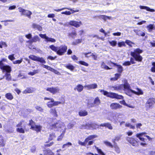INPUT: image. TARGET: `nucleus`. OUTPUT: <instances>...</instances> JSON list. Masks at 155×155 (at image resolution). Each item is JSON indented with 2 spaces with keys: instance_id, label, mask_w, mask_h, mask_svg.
<instances>
[{
  "instance_id": "f257e3e1",
  "label": "nucleus",
  "mask_w": 155,
  "mask_h": 155,
  "mask_svg": "<svg viewBox=\"0 0 155 155\" xmlns=\"http://www.w3.org/2000/svg\"><path fill=\"white\" fill-rule=\"evenodd\" d=\"M143 52V50L139 48L135 49L133 51L130 52V55L132 57L130 58V61H126L123 64V65L125 66H129L131 64H134L135 63L134 60L138 62H141L143 58L140 55V54L142 53Z\"/></svg>"
},
{
  "instance_id": "f03ea898",
  "label": "nucleus",
  "mask_w": 155,
  "mask_h": 155,
  "mask_svg": "<svg viewBox=\"0 0 155 155\" xmlns=\"http://www.w3.org/2000/svg\"><path fill=\"white\" fill-rule=\"evenodd\" d=\"M49 47L52 51L55 52L59 56L64 55L68 49V47L65 45H61L59 47H57L52 45H50Z\"/></svg>"
},
{
  "instance_id": "7ed1b4c3",
  "label": "nucleus",
  "mask_w": 155,
  "mask_h": 155,
  "mask_svg": "<svg viewBox=\"0 0 155 155\" xmlns=\"http://www.w3.org/2000/svg\"><path fill=\"white\" fill-rule=\"evenodd\" d=\"M27 126L25 120H21L16 126L18 128H16V131L19 133L24 134L25 131L27 132L29 130L28 128H26Z\"/></svg>"
},
{
  "instance_id": "20e7f679",
  "label": "nucleus",
  "mask_w": 155,
  "mask_h": 155,
  "mask_svg": "<svg viewBox=\"0 0 155 155\" xmlns=\"http://www.w3.org/2000/svg\"><path fill=\"white\" fill-rule=\"evenodd\" d=\"M100 92L102 93V94L104 96L111 98L117 99H123L124 98L123 96L119 95L118 94L115 93L108 92L107 91L103 90H101Z\"/></svg>"
},
{
  "instance_id": "39448f33",
  "label": "nucleus",
  "mask_w": 155,
  "mask_h": 155,
  "mask_svg": "<svg viewBox=\"0 0 155 155\" xmlns=\"http://www.w3.org/2000/svg\"><path fill=\"white\" fill-rule=\"evenodd\" d=\"M109 63L117 67V71L119 73L115 74V77L110 78V79L111 81H116L121 76L120 74L122 72L123 70V68L121 65L118 64L117 63L113 62L111 61H110L108 64H109Z\"/></svg>"
},
{
  "instance_id": "423d86ee",
  "label": "nucleus",
  "mask_w": 155,
  "mask_h": 155,
  "mask_svg": "<svg viewBox=\"0 0 155 155\" xmlns=\"http://www.w3.org/2000/svg\"><path fill=\"white\" fill-rule=\"evenodd\" d=\"M28 125L31 126L30 129L38 133L41 131L42 126L40 125H35V123L32 119L29 120Z\"/></svg>"
},
{
  "instance_id": "0eeeda50",
  "label": "nucleus",
  "mask_w": 155,
  "mask_h": 155,
  "mask_svg": "<svg viewBox=\"0 0 155 155\" xmlns=\"http://www.w3.org/2000/svg\"><path fill=\"white\" fill-rule=\"evenodd\" d=\"M155 104V98L153 97L149 98L145 104L146 110H147L152 108Z\"/></svg>"
},
{
  "instance_id": "6e6552de",
  "label": "nucleus",
  "mask_w": 155,
  "mask_h": 155,
  "mask_svg": "<svg viewBox=\"0 0 155 155\" xmlns=\"http://www.w3.org/2000/svg\"><path fill=\"white\" fill-rule=\"evenodd\" d=\"M97 137V136L96 135H90L88 136L85 139L84 142H82L80 141H79L78 143L80 145L82 146H86L87 143L89 140H92Z\"/></svg>"
},
{
  "instance_id": "1a4fd4ad",
  "label": "nucleus",
  "mask_w": 155,
  "mask_h": 155,
  "mask_svg": "<svg viewBox=\"0 0 155 155\" xmlns=\"http://www.w3.org/2000/svg\"><path fill=\"white\" fill-rule=\"evenodd\" d=\"M28 58L32 61L39 62L42 64H45L46 62L43 58L37 57L34 55H30Z\"/></svg>"
},
{
  "instance_id": "9d476101",
  "label": "nucleus",
  "mask_w": 155,
  "mask_h": 155,
  "mask_svg": "<svg viewBox=\"0 0 155 155\" xmlns=\"http://www.w3.org/2000/svg\"><path fill=\"white\" fill-rule=\"evenodd\" d=\"M18 9L19 12L21 13V15H25L29 18H31V16L32 14V12L30 11L26 10L21 7H19Z\"/></svg>"
},
{
  "instance_id": "9b49d317",
  "label": "nucleus",
  "mask_w": 155,
  "mask_h": 155,
  "mask_svg": "<svg viewBox=\"0 0 155 155\" xmlns=\"http://www.w3.org/2000/svg\"><path fill=\"white\" fill-rule=\"evenodd\" d=\"M69 25L73 26L75 28L79 27L82 25V23L81 21H77L75 20H71L68 22Z\"/></svg>"
},
{
  "instance_id": "f8f14e48",
  "label": "nucleus",
  "mask_w": 155,
  "mask_h": 155,
  "mask_svg": "<svg viewBox=\"0 0 155 155\" xmlns=\"http://www.w3.org/2000/svg\"><path fill=\"white\" fill-rule=\"evenodd\" d=\"M43 68L46 69L48 70L54 72L56 74L58 75H60L61 74L59 72L47 65L44 64L43 65Z\"/></svg>"
},
{
  "instance_id": "ddd939ff",
  "label": "nucleus",
  "mask_w": 155,
  "mask_h": 155,
  "mask_svg": "<svg viewBox=\"0 0 155 155\" xmlns=\"http://www.w3.org/2000/svg\"><path fill=\"white\" fill-rule=\"evenodd\" d=\"M46 90L48 91L53 94H55L59 92V89L58 88H56L53 87H47L46 89Z\"/></svg>"
},
{
  "instance_id": "4468645a",
  "label": "nucleus",
  "mask_w": 155,
  "mask_h": 155,
  "mask_svg": "<svg viewBox=\"0 0 155 155\" xmlns=\"http://www.w3.org/2000/svg\"><path fill=\"white\" fill-rule=\"evenodd\" d=\"M110 107L111 109L112 110H117L118 109L121 108L122 107V106L121 105L116 103L111 104Z\"/></svg>"
},
{
  "instance_id": "2eb2a0df",
  "label": "nucleus",
  "mask_w": 155,
  "mask_h": 155,
  "mask_svg": "<svg viewBox=\"0 0 155 155\" xmlns=\"http://www.w3.org/2000/svg\"><path fill=\"white\" fill-rule=\"evenodd\" d=\"M122 85V90L124 91L126 90L130 91L131 92V90L132 89H130V84L127 82V81L124 84H121Z\"/></svg>"
},
{
  "instance_id": "dca6fc26",
  "label": "nucleus",
  "mask_w": 155,
  "mask_h": 155,
  "mask_svg": "<svg viewBox=\"0 0 155 155\" xmlns=\"http://www.w3.org/2000/svg\"><path fill=\"white\" fill-rule=\"evenodd\" d=\"M127 140L133 146H135L137 143V141L134 138L132 137H127Z\"/></svg>"
},
{
  "instance_id": "f3484780",
  "label": "nucleus",
  "mask_w": 155,
  "mask_h": 155,
  "mask_svg": "<svg viewBox=\"0 0 155 155\" xmlns=\"http://www.w3.org/2000/svg\"><path fill=\"white\" fill-rule=\"evenodd\" d=\"M61 101H55L53 99H52L51 102L52 103H53L54 106L58 105V104H63L65 103V100L64 98L62 97L61 99Z\"/></svg>"
},
{
  "instance_id": "a211bd4d",
  "label": "nucleus",
  "mask_w": 155,
  "mask_h": 155,
  "mask_svg": "<svg viewBox=\"0 0 155 155\" xmlns=\"http://www.w3.org/2000/svg\"><path fill=\"white\" fill-rule=\"evenodd\" d=\"M1 69L7 73H10L12 71L11 68L8 65H5L4 66L2 67Z\"/></svg>"
},
{
  "instance_id": "6ab92c4d",
  "label": "nucleus",
  "mask_w": 155,
  "mask_h": 155,
  "mask_svg": "<svg viewBox=\"0 0 155 155\" xmlns=\"http://www.w3.org/2000/svg\"><path fill=\"white\" fill-rule=\"evenodd\" d=\"M97 85L96 84L94 83L87 85H85L84 86L85 87H86L88 90L94 89L97 88Z\"/></svg>"
},
{
  "instance_id": "aec40b11",
  "label": "nucleus",
  "mask_w": 155,
  "mask_h": 155,
  "mask_svg": "<svg viewBox=\"0 0 155 155\" xmlns=\"http://www.w3.org/2000/svg\"><path fill=\"white\" fill-rule=\"evenodd\" d=\"M140 140L142 141V142L140 143V145L143 147H145V146L147 145V143L146 142V139H145L144 138L142 137H137Z\"/></svg>"
},
{
  "instance_id": "412c9836",
  "label": "nucleus",
  "mask_w": 155,
  "mask_h": 155,
  "mask_svg": "<svg viewBox=\"0 0 155 155\" xmlns=\"http://www.w3.org/2000/svg\"><path fill=\"white\" fill-rule=\"evenodd\" d=\"M146 134V133L145 132H143L142 133H139L138 134H137L136 135V137H144L147 138L149 140H152V138H151L149 136L145 135V134Z\"/></svg>"
},
{
  "instance_id": "4be33fe9",
  "label": "nucleus",
  "mask_w": 155,
  "mask_h": 155,
  "mask_svg": "<svg viewBox=\"0 0 155 155\" xmlns=\"http://www.w3.org/2000/svg\"><path fill=\"white\" fill-rule=\"evenodd\" d=\"M99 126L100 127H107L110 130H112L113 129V127L111 124L109 123H104L101 124L99 125Z\"/></svg>"
},
{
  "instance_id": "5701e85b",
  "label": "nucleus",
  "mask_w": 155,
  "mask_h": 155,
  "mask_svg": "<svg viewBox=\"0 0 155 155\" xmlns=\"http://www.w3.org/2000/svg\"><path fill=\"white\" fill-rule=\"evenodd\" d=\"M40 40V38L38 35L34 36L30 40L28 41L27 42H29L30 43L33 42H36L37 41H39Z\"/></svg>"
},
{
  "instance_id": "b1692460",
  "label": "nucleus",
  "mask_w": 155,
  "mask_h": 155,
  "mask_svg": "<svg viewBox=\"0 0 155 155\" xmlns=\"http://www.w3.org/2000/svg\"><path fill=\"white\" fill-rule=\"evenodd\" d=\"M140 8L141 9H145L147 11L151 12H153L155 11V10L153 8H150L149 7L147 6H143L140 5L139 6Z\"/></svg>"
},
{
  "instance_id": "393cba45",
  "label": "nucleus",
  "mask_w": 155,
  "mask_h": 155,
  "mask_svg": "<svg viewBox=\"0 0 155 155\" xmlns=\"http://www.w3.org/2000/svg\"><path fill=\"white\" fill-rule=\"evenodd\" d=\"M50 113L54 117H58L57 112L55 107L51 109L50 110Z\"/></svg>"
},
{
  "instance_id": "a878e982",
  "label": "nucleus",
  "mask_w": 155,
  "mask_h": 155,
  "mask_svg": "<svg viewBox=\"0 0 155 155\" xmlns=\"http://www.w3.org/2000/svg\"><path fill=\"white\" fill-rule=\"evenodd\" d=\"M34 91V89L33 87H27L24 91L23 93L26 94L28 93H31Z\"/></svg>"
},
{
  "instance_id": "bb28decb",
  "label": "nucleus",
  "mask_w": 155,
  "mask_h": 155,
  "mask_svg": "<svg viewBox=\"0 0 155 155\" xmlns=\"http://www.w3.org/2000/svg\"><path fill=\"white\" fill-rule=\"evenodd\" d=\"M84 89L83 86L81 84H78L74 88V90H77L78 92H80L82 91Z\"/></svg>"
},
{
  "instance_id": "cd10ccee",
  "label": "nucleus",
  "mask_w": 155,
  "mask_h": 155,
  "mask_svg": "<svg viewBox=\"0 0 155 155\" xmlns=\"http://www.w3.org/2000/svg\"><path fill=\"white\" fill-rule=\"evenodd\" d=\"M137 91H136L133 90H131V92L137 95H142L143 94V92L140 89L137 88Z\"/></svg>"
},
{
  "instance_id": "c85d7f7f",
  "label": "nucleus",
  "mask_w": 155,
  "mask_h": 155,
  "mask_svg": "<svg viewBox=\"0 0 155 155\" xmlns=\"http://www.w3.org/2000/svg\"><path fill=\"white\" fill-rule=\"evenodd\" d=\"M64 9H68L69 10H70L71 11V14H73V13H74L75 12H78L79 11V10H73L71 8H61V9H55L54 10L55 11H56V12H58L60 11H61L62 10H63Z\"/></svg>"
},
{
  "instance_id": "c756f323",
  "label": "nucleus",
  "mask_w": 155,
  "mask_h": 155,
  "mask_svg": "<svg viewBox=\"0 0 155 155\" xmlns=\"http://www.w3.org/2000/svg\"><path fill=\"white\" fill-rule=\"evenodd\" d=\"M78 114L80 117H84L88 114V112L85 110H81L78 112Z\"/></svg>"
},
{
  "instance_id": "7c9ffc66",
  "label": "nucleus",
  "mask_w": 155,
  "mask_h": 155,
  "mask_svg": "<svg viewBox=\"0 0 155 155\" xmlns=\"http://www.w3.org/2000/svg\"><path fill=\"white\" fill-rule=\"evenodd\" d=\"M122 85L120 84L116 86H112L111 88H113L114 90L119 91L122 90Z\"/></svg>"
},
{
  "instance_id": "2f4dec72",
  "label": "nucleus",
  "mask_w": 155,
  "mask_h": 155,
  "mask_svg": "<svg viewBox=\"0 0 155 155\" xmlns=\"http://www.w3.org/2000/svg\"><path fill=\"white\" fill-rule=\"evenodd\" d=\"M32 26L33 28L37 29L39 31H41L42 30V28L39 25L35 23H33L32 24Z\"/></svg>"
},
{
  "instance_id": "473e14b6",
  "label": "nucleus",
  "mask_w": 155,
  "mask_h": 155,
  "mask_svg": "<svg viewBox=\"0 0 155 155\" xmlns=\"http://www.w3.org/2000/svg\"><path fill=\"white\" fill-rule=\"evenodd\" d=\"M64 66L70 70L71 71H73L75 68V67L74 66L70 64H65Z\"/></svg>"
},
{
  "instance_id": "72a5a7b5",
  "label": "nucleus",
  "mask_w": 155,
  "mask_h": 155,
  "mask_svg": "<svg viewBox=\"0 0 155 155\" xmlns=\"http://www.w3.org/2000/svg\"><path fill=\"white\" fill-rule=\"evenodd\" d=\"M93 103L95 105H98L101 104V101L99 97H97L94 99Z\"/></svg>"
},
{
  "instance_id": "f704fd0d",
  "label": "nucleus",
  "mask_w": 155,
  "mask_h": 155,
  "mask_svg": "<svg viewBox=\"0 0 155 155\" xmlns=\"http://www.w3.org/2000/svg\"><path fill=\"white\" fill-rule=\"evenodd\" d=\"M65 132V130H64L62 131V133L58 137L57 139L58 141H61L64 136V134Z\"/></svg>"
},
{
  "instance_id": "c9c22d12",
  "label": "nucleus",
  "mask_w": 155,
  "mask_h": 155,
  "mask_svg": "<svg viewBox=\"0 0 155 155\" xmlns=\"http://www.w3.org/2000/svg\"><path fill=\"white\" fill-rule=\"evenodd\" d=\"M56 135L55 134L52 133L49 135V137L48 139V141L46 142V143H48L49 141L52 140L54 138L56 137Z\"/></svg>"
},
{
  "instance_id": "e433bc0d",
  "label": "nucleus",
  "mask_w": 155,
  "mask_h": 155,
  "mask_svg": "<svg viewBox=\"0 0 155 155\" xmlns=\"http://www.w3.org/2000/svg\"><path fill=\"white\" fill-rule=\"evenodd\" d=\"M5 97L8 100H11L13 99V96L11 93H7L5 94Z\"/></svg>"
},
{
  "instance_id": "4c0bfd02",
  "label": "nucleus",
  "mask_w": 155,
  "mask_h": 155,
  "mask_svg": "<svg viewBox=\"0 0 155 155\" xmlns=\"http://www.w3.org/2000/svg\"><path fill=\"white\" fill-rule=\"evenodd\" d=\"M59 122L58 121V122H57L53 124H52L50 125V127L51 129H54L57 128L59 127Z\"/></svg>"
},
{
  "instance_id": "58836bf2",
  "label": "nucleus",
  "mask_w": 155,
  "mask_h": 155,
  "mask_svg": "<svg viewBox=\"0 0 155 155\" xmlns=\"http://www.w3.org/2000/svg\"><path fill=\"white\" fill-rule=\"evenodd\" d=\"M7 59L3 58L1 59V60L0 61V69H1L2 68V67H3L5 65H4V63L3 62H7Z\"/></svg>"
},
{
  "instance_id": "ea45409f",
  "label": "nucleus",
  "mask_w": 155,
  "mask_h": 155,
  "mask_svg": "<svg viewBox=\"0 0 155 155\" xmlns=\"http://www.w3.org/2000/svg\"><path fill=\"white\" fill-rule=\"evenodd\" d=\"M82 39H77L72 43V45H77L82 42Z\"/></svg>"
},
{
  "instance_id": "a19ab883",
  "label": "nucleus",
  "mask_w": 155,
  "mask_h": 155,
  "mask_svg": "<svg viewBox=\"0 0 155 155\" xmlns=\"http://www.w3.org/2000/svg\"><path fill=\"white\" fill-rule=\"evenodd\" d=\"M95 149L97 150L99 155H105L104 153L101 150L99 149L98 147L95 146Z\"/></svg>"
},
{
  "instance_id": "79ce46f5",
  "label": "nucleus",
  "mask_w": 155,
  "mask_h": 155,
  "mask_svg": "<svg viewBox=\"0 0 155 155\" xmlns=\"http://www.w3.org/2000/svg\"><path fill=\"white\" fill-rule=\"evenodd\" d=\"M100 18H101L104 21H106L107 19H110L111 17L105 15H100Z\"/></svg>"
},
{
  "instance_id": "37998d69",
  "label": "nucleus",
  "mask_w": 155,
  "mask_h": 155,
  "mask_svg": "<svg viewBox=\"0 0 155 155\" xmlns=\"http://www.w3.org/2000/svg\"><path fill=\"white\" fill-rule=\"evenodd\" d=\"M125 42L130 47H132V45L134 44V43L128 40H126Z\"/></svg>"
},
{
  "instance_id": "c03bdc74",
  "label": "nucleus",
  "mask_w": 155,
  "mask_h": 155,
  "mask_svg": "<svg viewBox=\"0 0 155 155\" xmlns=\"http://www.w3.org/2000/svg\"><path fill=\"white\" fill-rule=\"evenodd\" d=\"M113 147L114 148L115 151L118 153H119L120 152V150L118 146L115 144L114 145Z\"/></svg>"
},
{
  "instance_id": "a18cd8bd",
  "label": "nucleus",
  "mask_w": 155,
  "mask_h": 155,
  "mask_svg": "<svg viewBox=\"0 0 155 155\" xmlns=\"http://www.w3.org/2000/svg\"><path fill=\"white\" fill-rule=\"evenodd\" d=\"M77 35V34L76 31H72L71 32L69 33L68 34V36H71V37H73L74 36H76Z\"/></svg>"
},
{
  "instance_id": "49530a36",
  "label": "nucleus",
  "mask_w": 155,
  "mask_h": 155,
  "mask_svg": "<svg viewBox=\"0 0 155 155\" xmlns=\"http://www.w3.org/2000/svg\"><path fill=\"white\" fill-rule=\"evenodd\" d=\"M5 76L6 80L9 81L11 80V76L10 74L6 73L5 74Z\"/></svg>"
},
{
  "instance_id": "de8ad7c7",
  "label": "nucleus",
  "mask_w": 155,
  "mask_h": 155,
  "mask_svg": "<svg viewBox=\"0 0 155 155\" xmlns=\"http://www.w3.org/2000/svg\"><path fill=\"white\" fill-rule=\"evenodd\" d=\"M120 136H116L112 140V142L114 143H115L116 141H119L120 139Z\"/></svg>"
},
{
  "instance_id": "09e8293b",
  "label": "nucleus",
  "mask_w": 155,
  "mask_h": 155,
  "mask_svg": "<svg viewBox=\"0 0 155 155\" xmlns=\"http://www.w3.org/2000/svg\"><path fill=\"white\" fill-rule=\"evenodd\" d=\"M109 42L110 45L113 47L115 46H116L117 44V41L115 40H113L111 41H109Z\"/></svg>"
},
{
  "instance_id": "8fccbe9b",
  "label": "nucleus",
  "mask_w": 155,
  "mask_h": 155,
  "mask_svg": "<svg viewBox=\"0 0 155 155\" xmlns=\"http://www.w3.org/2000/svg\"><path fill=\"white\" fill-rule=\"evenodd\" d=\"M46 41L47 42H54L56 41V40L54 38L48 37Z\"/></svg>"
},
{
  "instance_id": "3c124183",
  "label": "nucleus",
  "mask_w": 155,
  "mask_h": 155,
  "mask_svg": "<svg viewBox=\"0 0 155 155\" xmlns=\"http://www.w3.org/2000/svg\"><path fill=\"white\" fill-rule=\"evenodd\" d=\"M78 63L87 67L89 65V64L88 63H87L86 62L84 61H79L78 62Z\"/></svg>"
},
{
  "instance_id": "603ef678",
  "label": "nucleus",
  "mask_w": 155,
  "mask_h": 155,
  "mask_svg": "<svg viewBox=\"0 0 155 155\" xmlns=\"http://www.w3.org/2000/svg\"><path fill=\"white\" fill-rule=\"evenodd\" d=\"M153 25L152 24H150L147 26V28L149 31H151L154 28Z\"/></svg>"
},
{
  "instance_id": "864d4df0",
  "label": "nucleus",
  "mask_w": 155,
  "mask_h": 155,
  "mask_svg": "<svg viewBox=\"0 0 155 155\" xmlns=\"http://www.w3.org/2000/svg\"><path fill=\"white\" fill-rule=\"evenodd\" d=\"M38 71L37 70H34L33 72H29L28 73V74L31 76L34 75L35 74L38 73Z\"/></svg>"
},
{
  "instance_id": "5fc2aeb1",
  "label": "nucleus",
  "mask_w": 155,
  "mask_h": 155,
  "mask_svg": "<svg viewBox=\"0 0 155 155\" xmlns=\"http://www.w3.org/2000/svg\"><path fill=\"white\" fill-rule=\"evenodd\" d=\"M47 106L49 108H51L54 106L53 103H52L51 101H49L47 103Z\"/></svg>"
},
{
  "instance_id": "6e6d98bb",
  "label": "nucleus",
  "mask_w": 155,
  "mask_h": 155,
  "mask_svg": "<svg viewBox=\"0 0 155 155\" xmlns=\"http://www.w3.org/2000/svg\"><path fill=\"white\" fill-rule=\"evenodd\" d=\"M75 122H74V124L69 123L67 126L68 128L69 129H71L72 128L74 127V124H75Z\"/></svg>"
},
{
  "instance_id": "4d7b16f0",
  "label": "nucleus",
  "mask_w": 155,
  "mask_h": 155,
  "mask_svg": "<svg viewBox=\"0 0 155 155\" xmlns=\"http://www.w3.org/2000/svg\"><path fill=\"white\" fill-rule=\"evenodd\" d=\"M153 67L151 68V71L153 72H155V62H153L152 63Z\"/></svg>"
},
{
  "instance_id": "13d9d810",
  "label": "nucleus",
  "mask_w": 155,
  "mask_h": 155,
  "mask_svg": "<svg viewBox=\"0 0 155 155\" xmlns=\"http://www.w3.org/2000/svg\"><path fill=\"white\" fill-rule=\"evenodd\" d=\"M125 126L127 127H130L131 129H134L135 128V126L131 125L130 124L128 123L125 124Z\"/></svg>"
},
{
  "instance_id": "bf43d9fd",
  "label": "nucleus",
  "mask_w": 155,
  "mask_h": 155,
  "mask_svg": "<svg viewBox=\"0 0 155 155\" xmlns=\"http://www.w3.org/2000/svg\"><path fill=\"white\" fill-rule=\"evenodd\" d=\"M14 56V54L10 55L8 56V58L10 60L13 61L15 59V58Z\"/></svg>"
},
{
  "instance_id": "052dcab7",
  "label": "nucleus",
  "mask_w": 155,
  "mask_h": 155,
  "mask_svg": "<svg viewBox=\"0 0 155 155\" xmlns=\"http://www.w3.org/2000/svg\"><path fill=\"white\" fill-rule=\"evenodd\" d=\"M35 108L37 110L40 112H43L44 110L43 108L39 106H36Z\"/></svg>"
},
{
  "instance_id": "680f3d73",
  "label": "nucleus",
  "mask_w": 155,
  "mask_h": 155,
  "mask_svg": "<svg viewBox=\"0 0 155 155\" xmlns=\"http://www.w3.org/2000/svg\"><path fill=\"white\" fill-rule=\"evenodd\" d=\"M105 143L107 146H108L110 147L111 148L113 147L114 146L110 142L108 141L105 142Z\"/></svg>"
},
{
  "instance_id": "e2e57ef3",
  "label": "nucleus",
  "mask_w": 155,
  "mask_h": 155,
  "mask_svg": "<svg viewBox=\"0 0 155 155\" xmlns=\"http://www.w3.org/2000/svg\"><path fill=\"white\" fill-rule=\"evenodd\" d=\"M39 36L42 38L45 39L46 40L47 38H48V36H47L46 35V34H40L39 35Z\"/></svg>"
},
{
  "instance_id": "0e129e2a",
  "label": "nucleus",
  "mask_w": 155,
  "mask_h": 155,
  "mask_svg": "<svg viewBox=\"0 0 155 155\" xmlns=\"http://www.w3.org/2000/svg\"><path fill=\"white\" fill-rule=\"evenodd\" d=\"M22 61V59H21L20 60H17L13 62V63L14 64H20L21 63Z\"/></svg>"
},
{
  "instance_id": "69168bd1",
  "label": "nucleus",
  "mask_w": 155,
  "mask_h": 155,
  "mask_svg": "<svg viewBox=\"0 0 155 155\" xmlns=\"http://www.w3.org/2000/svg\"><path fill=\"white\" fill-rule=\"evenodd\" d=\"M125 43L124 42H119L118 43V46L119 47H121L122 46H125Z\"/></svg>"
},
{
  "instance_id": "338daca9",
  "label": "nucleus",
  "mask_w": 155,
  "mask_h": 155,
  "mask_svg": "<svg viewBox=\"0 0 155 155\" xmlns=\"http://www.w3.org/2000/svg\"><path fill=\"white\" fill-rule=\"evenodd\" d=\"M95 105L93 103H88L87 104V106L89 107H94Z\"/></svg>"
},
{
  "instance_id": "774afa93",
  "label": "nucleus",
  "mask_w": 155,
  "mask_h": 155,
  "mask_svg": "<svg viewBox=\"0 0 155 155\" xmlns=\"http://www.w3.org/2000/svg\"><path fill=\"white\" fill-rule=\"evenodd\" d=\"M54 142L52 141L49 143L45 144L44 146L45 147H49L53 145L54 144Z\"/></svg>"
}]
</instances>
